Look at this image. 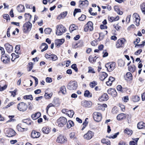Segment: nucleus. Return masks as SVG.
Instances as JSON below:
<instances>
[{
    "instance_id": "27",
    "label": "nucleus",
    "mask_w": 145,
    "mask_h": 145,
    "mask_svg": "<svg viewBox=\"0 0 145 145\" xmlns=\"http://www.w3.org/2000/svg\"><path fill=\"white\" fill-rule=\"evenodd\" d=\"M17 9L18 11L19 12H22L24 11V7L21 5H20L17 6Z\"/></svg>"
},
{
    "instance_id": "42",
    "label": "nucleus",
    "mask_w": 145,
    "mask_h": 145,
    "mask_svg": "<svg viewBox=\"0 0 145 145\" xmlns=\"http://www.w3.org/2000/svg\"><path fill=\"white\" fill-rule=\"evenodd\" d=\"M141 10L142 13L145 14V3H142L140 6Z\"/></svg>"
},
{
    "instance_id": "49",
    "label": "nucleus",
    "mask_w": 145,
    "mask_h": 145,
    "mask_svg": "<svg viewBox=\"0 0 145 145\" xmlns=\"http://www.w3.org/2000/svg\"><path fill=\"white\" fill-rule=\"evenodd\" d=\"M24 98L25 99H29L31 100L33 99L32 96L31 95H25L24 97Z\"/></svg>"
},
{
    "instance_id": "58",
    "label": "nucleus",
    "mask_w": 145,
    "mask_h": 145,
    "mask_svg": "<svg viewBox=\"0 0 145 145\" xmlns=\"http://www.w3.org/2000/svg\"><path fill=\"white\" fill-rule=\"evenodd\" d=\"M117 89L118 91H120L121 92H123V88H122L121 86L119 85L117 86Z\"/></svg>"
},
{
    "instance_id": "17",
    "label": "nucleus",
    "mask_w": 145,
    "mask_h": 145,
    "mask_svg": "<svg viewBox=\"0 0 145 145\" xmlns=\"http://www.w3.org/2000/svg\"><path fill=\"white\" fill-rule=\"evenodd\" d=\"M40 136V133L37 132L35 130H33L31 133V137L33 138H38Z\"/></svg>"
},
{
    "instance_id": "5",
    "label": "nucleus",
    "mask_w": 145,
    "mask_h": 145,
    "mask_svg": "<svg viewBox=\"0 0 145 145\" xmlns=\"http://www.w3.org/2000/svg\"><path fill=\"white\" fill-rule=\"evenodd\" d=\"M116 65L114 62H110L107 63L105 65V67L107 68L108 71L110 72L115 68Z\"/></svg>"
},
{
    "instance_id": "20",
    "label": "nucleus",
    "mask_w": 145,
    "mask_h": 145,
    "mask_svg": "<svg viewBox=\"0 0 145 145\" xmlns=\"http://www.w3.org/2000/svg\"><path fill=\"white\" fill-rule=\"evenodd\" d=\"M82 105L83 106L86 108H89L91 106V103L90 101H83L82 102Z\"/></svg>"
},
{
    "instance_id": "39",
    "label": "nucleus",
    "mask_w": 145,
    "mask_h": 145,
    "mask_svg": "<svg viewBox=\"0 0 145 145\" xmlns=\"http://www.w3.org/2000/svg\"><path fill=\"white\" fill-rule=\"evenodd\" d=\"M80 6L81 5L83 6L85 5H88L89 4L88 1L87 0L84 1H79Z\"/></svg>"
},
{
    "instance_id": "61",
    "label": "nucleus",
    "mask_w": 145,
    "mask_h": 145,
    "mask_svg": "<svg viewBox=\"0 0 145 145\" xmlns=\"http://www.w3.org/2000/svg\"><path fill=\"white\" fill-rule=\"evenodd\" d=\"M54 105L52 103H50L49 104L46 108V112L47 113L49 108L51 106H54Z\"/></svg>"
},
{
    "instance_id": "15",
    "label": "nucleus",
    "mask_w": 145,
    "mask_h": 145,
    "mask_svg": "<svg viewBox=\"0 0 145 145\" xmlns=\"http://www.w3.org/2000/svg\"><path fill=\"white\" fill-rule=\"evenodd\" d=\"M67 141L66 137L62 135H59L57 138L56 142L60 143H63Z\"/></svg>"
},
{
    "instance_id": "31",
    "label": "nucleus",
    "mask_w": 145,
    "mask_h": 145,
    "mask_svg": "<svg viewBox=\"0 0 145 145\" xmlns=\"http://www.w3.org/2000/svg\"><path fill=\"white\" fill-rule=\"evenodd\" d=\"M145 127V123L143 122L138 123L137 124V127L139 129H142Z\"/></svg>"
},
{
    "instance_id": "45",
    "label": "nucleus",
    "mask_w": 145,
    "mask_h": 145,
    "mask_svg": "<svg viewBox=\"0 0 145 145\" xmlns=\"http://www.w3.org/2000/svg\"><path fill=\"white\" fill-rule=\"evenodd\" d=\"M97 84V82L95 81H93L90 83V86L91 88H94Z\"/></svg>"
},
{
    "instance_id": "13",
    "label": "nucleus",
    "mask_w": 145,
    "mask_h": 145,
    "mask_svg": "<svg viewBox=\"0 0 145 145\" xmlns=\"http://www.w3.org/2000/svg\"><path fill=\"white\" fill-rule=\"evenodd\" d=\"M133 17L135 20L134 23L137 26H138L140 21V17L139 15L137 13H135L133 14Z\"/></svg>"
},
{
    "instance_id": "60",
    "label": "nucleus",
    "mask_w": 145,
    "mask_h": 145,
    "mask_svg": "<svg viewBox=\"0 0 145 145\" xmlns=\"http://www.w3.org/2000/svg\"><path fill=\"white\" fill-rule=\"evenodd\" d=\"M16 90L15 89L13 91H10V92L11 93V95L13 96V97H14L16 95Z\"/></svg>"
},
{
    "instance_id": "9",
    "label": "nucleus",
    "mask_w": 145,
    "mask_h": 145,
    "mask_svg": "<svg viewBox=\"0 0 145 145\" xmlns=\"http://www.w3.org/2000/svg\"><path fill=\"white\" fill-rule=\"evenodd\" d=\"M93 116L94 120L97 122L100 121L102 118V116L101 113L97 112H94Z\"/></svg>"
},
{
    "instance_id": "44",
    "label": "nucleus",
    "mask_w": 145,
    "mask_h": 145,
    "mask_svg": "<svg viewBox=\"0 0 145 145\" xmlns=\"http://www.w3.org/2000/svg\"><path fill=\"white\" fill-rule=\"evenodd\" d=\"M52 30L51 29L49 28H47L44 30V31L46 34H49L51 32Z\"/></svg>"
},
{
    "instance_id": "59",
    "label": "nucleus",
    "mask_w": 145,
    "mask_h": 145,
    "mask_svg": "<svg viewBox=\"0 0 145 145\" xmlns=\"http://www.w3.org/2000/svg\"><path fill=\"white\" fill-rule=\"evenodd\" d=\"M91 44L92 46H96L97 44V41L95 40H94L91 41Z\"/></svg>"
},
{
    "instance_id": "46",
    "label": "nucleus",
    "mask_w": 145,
    "mask_h": 145,
    "mask_svg": "<svg viewBox=\"0 0 145 145\" xmlns=\"http://www.w3.org/2000/svg\"><path fill=\"white\" fill-rule=\"evenodd\" d=\"M118 63L119 65L120 66H123L125 64V62L122 60H119L118 62Z\"/></svg>"
},
{
    "instance_id": "52",
    "label": "nucleus",
    "mask_w": 145,
    "mask_h": 145,
    "mask_svg": "<svg viewBox=\"0 0 145 145\" xmlns=\"http://www.w3.org/2000/svg\"><path fill=\"white\" fill-rule=\"evenodd\" d=\"M3 18L6 19L7 21L10 20V18L9 15L8 14H5L3 15Z\"/></svg>"
},
{
    "instance_id": "48",
    "label": "nucleus",
    "mask_w": 145,
    "mask_h": 145,
    "mask_svg": "<svg viewBox=\"0 0 145 145\" xmlns=\"http://www.w3.org/2000/svg\"><path fill=\"white\" fill-rule=\"evenodd\" d=\"M53 61H56L57 59V56L54 54L50 55V57Z\"/></svg>"
},
{
    "instance_id": "34",
    "label": "nucleus",
    "mask_w": 145,
    "mask_h": 145,
    "mask_svg": "<svg viewBox=\"0 0 145 145\" xmlns=\"http://www.w3.org/2000/svg\"><path fill=\"white\" fill-rule=\"evenodd\" d=\"M84 95L85 97H92V94L88 90H87L85 91Z\"/></svg>"
},
{
    "instance_id": "2",
    "label": "nucleus",
    "mask_w": 145,
    "mask_h": 145,
    "mask_svg": "<svg viewBox=\"0 0 145 145\" xmlns=\"http://www.w3.org/2000/svg\"><path fill=\"white\" fill-rule=\"evenodd\" d=\"M77 87V82L76 81H72L69 82L67 86V88L70 90H76Z\"/></svg>"
},
{
    "instance_id": "11",
    "label": "nucleus",
    "mask_w": 145,
    "mask_h": 145,
    "mask_svg": "<svg viewBox=\"0 0 145 145\" xmlns=\"http://www.w3.org/2000/svg\"><path fill=\"white\" fill-rule=\"evenodd\" d=\"M94 133L92 131H89L88 132L84 135V139L87 140L91 139L94 136Z\"/></svg>"
},
{
    "instance_id": "40",
    "label": "nucleus",
    "mask_w": 145,
    "mask_h": 145,
    "mask_svg": "<svg viewBox=\"0 0 145 145\" xmlns=\"http://www.w3.org/2000/svg\"><path fill=\"white\" fill-rule=\"evenodd\" d=\"M136 70V67L134 65L128 67V70L131 72H133Z\"/></svg>"
},
{
    "instance_id": "53",
    "label": "nucleus",
    "mask_w": 145,
    "mask_h": 145,
    "mask_svg": "<svg viewBox=\"0 0 145 145\" xmlns=\"http://www.w3.org/2000/svg\"><path fill=\"white\" fill-rule=\"evenodd\" d=\"M140 100V97L137 96H135L133 98V101L135 102L138 101Z\"/></svg>"
},
{
    "instance_id": "62",
    "label": "nucleus",
    "mask_w": 145,
    "mask_h": 145,
    "mask_svg": "<svg viewBox=\"0 0 145 145\" xmlns=\"http://www.w3.org/2000/svg\"><path fill=\"white\" fill-rule=\"evenodd\" d=\"M16 55L15 53H13L11 54V56L13 57H15V59H16L17 58H18L19 57V56L18 55Z\"/></svg>"
},
{
    "instance_id": "10",
    "label": "nucleus",
    "mask_w": 145,
    "mask_h": 145,
    "mask_svg": "<svg viewBox=\"0 0 145 145\" xmlns=\"http://www.w3.org/2000/svg\"><path fill=\"white\" fill-rule=\"evenodd\" d=\"M5 132L7 134V136L9 137H12L15 135V132L11 129H5Z\"/></svg>"
},
{
    "instance_id": "4",
    "label": "nucleus",
    "mask_w": 145,
    "mask_h": 145,
    "mask_svg": "<svg viewBox=\"0 0 145 145\" xmlns=\"http://www.w3.org/2000/svg\"><path fill=\"white\" fill-rule=\"evenodd\" d=\"M67 122V119L64 117H60L57 121V123L58 124V126L62 127L66 124Z\"/></svg>"
},
{
    "instance_id": "32",
    "label": "nucleus",
    "mask_w": 145,
    "mask_h": 145,
    "mask_svg": "<svg viewBox=\"0 0 145 145\" xmlns=\"http://www.w3.org/2000/svg\"><path fill=\"white\" fill-rule=\"evenodd\" d=\"M77 26H76L75 24H72L70 25L69 30L70 32H71L74 30H77Z\"/></svg>"
},
{
    "instance_id": "51",
    "label": "nucleus",
    "mask_w": 145,
    "mask_h": 145,
    "mask_svg": "<svg viewBox=\"0 0 145 145\" xmlns=\"http://www.w3.org/2000/svg\"><path fill=\"white\" fill-rule=\"evenodd\" d=\"M69 137L71 139H74L75 138V133L74 132H72L69 134Z\"/></svg>"
},
{
    "instance_id": "37",
    "label": "nucleus",
    "mask_w": 145,
    "mask_h": 145,
    "mask_svg": "<svg viewBox=\"0 0 145 145\" xmlns=\"http://www.w3.org/2000/svg\"><path fill=\"white\" fill-rule=\"evenodd\" d=\"M17 129L18 131L20 132H23L27 130V128H22L19 124L17 126Z\"/></svg>"
},
{
    "instance_id": "33",
    "label": "nucleus",
    "mask_w": 145,
    "mask_h": 145,
    "mask_svg": "<svg viewBox=\"0 0 145 145\" xmlns=\"http://www.w3.org/2000/svg\"><path fill=\"white\" fill-rule=\"evenodd\" d=\"M67 15V12H63L57 17V18L59 20L63 18L66 16Z\"/></svg>"
},
{
    "instance_id": "23",
    "label": "nucleus",
    "mask_w": 145,
    "mask_h": 145,
    "mask_svg": "<svg viewBox=\"0 0 145 145\" xmlns=\"http://www.w3.org/2000/svg\"><path fill=\"white\" fill-rule=\"evenodd\" d=\"M22 122L23 123H25L26 125L31 126L33 125V122L30 119H26L23 120H22Z\"/></svg>"
},
{
    "instance_id": "41",
    "label": "nucleus",
    "mask_w": 145,
    "mask_h": 145,
    "mask_svg": "<svg viewBox=\"0 0 145 145\" xmlns=\"http://www.w3.org/2000/svg\"><path fill=\"white\" fill-rule=\"evenodd\" d=\"M60 91H61L63 95L65 94L66 93V89L65 86H63L60 88Z\"/></svg>"
},
{
    "instance_id": "18",
    "label": "nucleus",
    "mask_w": 145,
    "mask_h": 145,
    "mask_svg": "<svg viewBox=\"0 0 145 145\" xmlns=\"http://www.w3.org/2000/svg\"><path fill=\"white\" fill-rule=\"evenodd\" d=\"M5 47L8 53H11L12 52L13 48L12 46L8 43H6L5 45Z\"/></svg>"
},
{
    "instance_id": "7",
    "label": "nucleus",
    "mask_w": 145,
    "mask_h": 145,
    "mask_svg": "<svg viewBox=\"0 0 145 145\" xmlns=\"http://www.w3.org/2000/svg\"><path fill=\"white\" fill-rule=\"evenodd\" d=\"M93 24L91 21L88 22L84 27V31L87 32L89 30L91 31L93 30Z\"/></svg>"
},
{
    "instance_id": "64",
    "label": "nucleus",
    "mask_w": 145,
    "mask_h": 145,
    "mask_svg": "<svg viewBox=\"0 0 145 145\" xmlns=\"http://www.w3.org/2000/svg\"><path fill=\"white\" fill-rule=\"evenodd\" d=\"M25 20L27 19L28 17H29L30 19H31V15L29 14H25Z\"/></svg>"
},
{
    "instance_id": "3",
    "label": "nucleus",
    "mask_w": 145,
    "mask_h": 145,
    "mask_svg": "<svg viewBox=\"0 0 145 145\" xmlns=\"http://www.w3.org/2000/svg\"><path fill=\"white\" fill-rule=\"evenodd\" d=\"M32 24L29 22L25 23L23 27L22 30L25 33L28 32L31 30L32 27Z\"/></svg>"
},
{
    "instance_id": "8",
    "label": "nucleus",
    "mask_w": 145,
    "mask_h": 145,
    "mask_svg": "<svg viewBox=\"0 0 145 145\" xmlns=\"http://www.w3.org/2000/svg\"><path fill=\"white\" fill-rule=\"evenodd\" d=\"M125 39L122 38L118 40L116 43V46L117 48H120L123 47L124 45V42Z\"/></svg>"
},
{
    "instance_id": "55",
    "label": "nucleus",
    "mask_w": 145,
    "mask_h": 145,
    "mask_svg": "<svg viewBox=\"0 0 145 145\" xmlns=\"http://www.w3.org/2000/svg\"><path fill=\"white\" fill-rule=\"evenodd\" d=\"M86 16L82 14L81 16L78 18V20L80 21H84L86 18Z\"/></svg>"
},
{
    "instance_id": "30",
    "label": "nucleus",
    "mask_w": 145,
    "mask_h": 145,
    "mask_svg": "<svg viewBox=\"0 0 145 145\" xmlns=\"http://www.w3.org/2000/svg\"><path fill=\"white\" fill-rule=\"evenodd\" d=\"M125 77L127 80H131L132 79V75L130 72H127Z\"/></svg>"
},
{
    "instance_id": "35",
    "label": "nucleus",
    "mask_w": 145,
    "mask_h": 145,
    "mask_svg": "<svg viewBox=\"0 0 145 145\" xmlns=\"http://www.w3.org/2000/svg\"><path fill=\"white\" fill-rule=\"evenodd\" d=\"M74 114V112L73 110H68L67 112L66 113V114L67 115L70 117L72 118L73 117V115Z\"/></svg>"
},
{
    "instance_id": "16",
    "label": "nucleus",
    "mask_w": 145,
    "mask_h": 145,
    "mask_svg": "<svg viewBox=\"0 0 145 145\" xmlns=\"http://www.w3.org/2000/svg\"><path fill=\"white\" fill-rule=\"evenodd\" d=\"M1 59L4 63L6 64L9 62L10 58L8 55H3V56H1Z\"/></svg>"
},
{
    "instance_id": "1",
    "label": "nucleus",
    "mask_w": 145,
    "mask_h": 145,
    "mask_svg": "<svg viewBox=\"0 0 145 145\" xmlns=\"http://www.w3.org/2000/svg\"><path fill=\"white\" fill-rule=\"evenodd\" d=\"M66 28L62 25H57L56 29V34L57 35H61L65 31Z\"/></svg>"
},
{
    "instance_id": "36",
    "label": "nucleus",
    "mask_w": 145,
    "mask_h": 145,
    "mask_svg": "<svg viewBox=\"0 0 145 145\" xmlns=\"http://www.w3.org/2000/svg\"><path fill=\"white\" fill-rule=\"evenodd\" d=\"M73 122L71 120L68 121L67 125V126L68 128L69 129L72 127L74 126Z\"/></svg>"
},
{
    "instance_id": "38",
    "label": "nucleus",
    "mask_w": 145,
    "mask_h": 145,
    "mask_svg": "<svg viewBox=\"0 0 145 145\" xmlns=\"http://www.w3.org/2000/svg\"><path fill=\"white\" fill-rule=\"evenodd\" d=\"M52 95V93H48L47 92H46V91H45V93L44 95V97L46 99H50Z\"/></svg>"
},
{
    "instance_id": "54",
    "label": "nucleus",
    "mask_w": 145,
    "mask_h": 145,
    "mask_svg": "<svg viewBox=\"0 0 145 145\" xmlns=\"http://www.w3.org/2000/svg\"><path fill=\"white\" fill-rule=\"evenodd\" d=\"M81 12L80 9L79 8H75V9L74 12H73V15L74 16H75L76 14L78 12Z\"/></svg>"
},
{
    "instance_id": "43",
    "label": "nucleus",
    "mask_w": 145,
    "mask_h": 145,
    "mask_svg": "<svg viewBox=\"0 0 145 145\" xmlns=\"http://www.w3.org/2000/svg\"><path fill=\"white\" fill-rule=\"evenodd\" d=\"M124 132L125 133H127V134L128 135H131L132 134V130L127 128L125 129L124 131Z\"/></svg>"
},
{
    "instance_id": "50",
    "label": "nucleus",
    "mask_w": 145,
    "mask_h": 145,
    "mask_svg": "<svg viewBox=\"0 0 145 145\" xmlns=\"http://www.w3.org/2000/svg\"><path fill=\"white\" fill-rule=\"evenodd\" d=\"M16 50L15 51V52L17 54H19L20 52H19L20 50V47L19 45H16L15 47Z\"/></svg>"
},
{
    "instance_id": "14",
    "label": "nucleus",
    "mask_w": 145,
    "mask_h": 145,
    "mask_svg": "<svg viewBox=\"0 0 145 145\" xmlns=\"http://www.w3.org/2000/svg\"><path fill=\"white\" fill-rule=\"evenodd\" d=\"M133 17L135 20L134 23L137 26H138L140 21V17L139 15L137 13H135L133 14Z\"/></svg>"
},
{
    "instance_id": "47",
    "label": "nucleus",
    "mask_w": 145,
    "mask_h": 145,
    "mask_svg": "<svg viewBox=\"0 0 145 145\" xmlns=\"http://www.w3.org/2000/svg\"><path fill=\"white\" fill-rule=\"evenodd\" d=\"M138 139V138H136L135 140V141H131L129 142L130 145H135L137 143Z\"/></svg>"
},
{
    "instance_id": "21",
    "label": "nucleus",
    "mask_w": 145,
    "mask_h": 145,
    "mask_svg": "<svg viewBox=\"0 0 145 145\" xmlns=\"http://www.w3.org/2000/svg\"><path fill=\"white\" fill-rule=\"evenodd\" d=\"M64 40L63 39L56 40L55 41V44L57 47L59 48L64 42Z\"/></svg>"
},
{
    "instance_id": "56",
    "label": "nucleus",
    "mask_w": 145,
    "mask_h": 145,
    "mask_svg": "<svg viewBox=\"0 0 145 145\" xmlns=\"http://www.w3.org/2000/svg\"><path fill=\"white\" fill-rule=\"evenodd\" d=\"M71 67L76 72H77L78 71V69L76 64H72L71 66Z\"/></svg>"
},
{
    "instance_id": "29",
    "label": "nucleus",
    "mask_w": 145,
    "mask_h": 145,
    "mask_svg": "<svg viewBox=\"0 0 145 145\" xmlns=\"http://www.w3.org/2000/svg\"><path fill=\"white\" fill-rule=\"evenodd\" d=\"M42 131L44 133L48 134L50 133V129L48 127H44L42 128Z\"/></svg>"
},
{
    "instance_id": "28",
    "label": "nucleus",
    "mask_w": 145,
    "mask_h": 145,
    "mask_svg": "<svg viewBox=\"0 0 145 145\" xmlns=\"http://www.w3.org/2000/svg\"><path fill=\"white\" fill-rule=\"evenodd\" d=\"M126 115L123 113H121L119 114L117 117V118L118 120H121L125 118Z\"/></svg>"
},
{
    "instance_id": "25",
    "label": "nucleus",
    "mask_w": 145,
    "mask_h": 145,
    "mask_svg": "<svg viewBox=\"0 0 145 145\" xmlns=\"http://www.w3.org/2000/svg\"><path fill=\"white\" fill-rule=\"evenodd\" d=\"M108 74L105 72H103L101 73L100 75V79L101 81L104 80L107 76Z\"/></svg>"
},
{
    "instance_id": "57",
    "label": "nucleus",
    "mask_w": 145,
    "mask_h": 145,
    "mask_svg": "<svg viewBox=\"0 0 145 145\" xmlns=\"http://www.w3.org/2000/svg\"><path fill=\"white\" fill-rule=\"evenodd\" d=\"M89 70L88 72L89 73H95V72L94 71V69L91 67H88Z\"/></svg>"
},
{
    "instance_id": "24",
    "label": "nucleus",
    "mask_w": 145,
    "mask_h": 145,
    "mask_svg": "<svg viewBox=\"0 0 145 145\" xmlns=\"http://www.w3.org/2000/svg\"><path fill=\"white\" fill-rule=\"evenodd\" d=\"M48 48V45L45 43H42L40 47V49H42L41 50L42 52L46 50Z\"/></svg>"
},
{
    "instance_id": "6",
    "label": "nucleus",
    "mask_w": 145,
    "mask_h": 145,
    "mask_svg": "<svg viewBox=\"0 0 145 145\" xmlns=\"http://www.w3.org/2000/svg\"><path fill=\"white\" fill-rule=\"evenodd\" d=\"M27 107V105L23 102H20L18 104L17 106L18 109L21 111H24L26 110Z\"/></svg>"
},
{
    "instance_id": "26",
    "label": "nucleus",
    "mask_w": 145,
    "mask_h": 145,
    "mask_svg": "<svg viewBox=\"0 0 145 145\" xmlns=\"http://www.w3.org/2000/svg\"><path fill=\"white\" fill-rule=\"evenodd\" d=\"M41 115L40 113L38 112L32 115L31 117L33 120H36L39 118L41 116Z\"/></svg>"
},
{
    "instance_id": "12",
    "label": "nucleus",
    "mask_w": 145,
    "mask_h": 145,
    "mask_svg": "<svg viewBox=\"0 0 145 145\" xmlns=\"http://www.w3.org/2000/svg\"><path fill=\"white\" fill-rule=\"evenodd\" d=\"M133 17L135 20L134 23L137 26H138L140 21V17L139 15L137 13H135L133 14Z\"/></svg>"
},
{
    "instance_id": "63",
    "label": "nucleus",
    "mask_w": 145,
    "mask_h": 145,
    "mask_svg": "<svg viewBox=\"0 0 145 145\" xmlns=\"http://www.w3.org/2000/svg\"><path fill=\"white\" fill-rule=\"evenodd\" d=\"M142 52V49H140L138 50H137L136 51L135 54V55H138L140 54Z\"/></svg>"
},
{
    "instance_id": "22",
    "label": "nucleus",
    "mask_w": 145,
    "mask_h": 145,
    "mask_svg": "<svg viewBox=\"0 0 145 145\" xmlns=\"http://www.w3.org/2000/svg\"><path fill=\"white\" fill-rule=\"evenodd\" d=\"M108 99V97L107 93H104L101 96V98L99 99V100L100 101H106Z\"/></svg>"
},
{
    "instance_id": "19",
    "label": "nucleus",
    "mask_w": 145,
    "mask_h": 145,
    "mask_svg": "<svg viewBox=\"0 0 145 145\" xmlns=\"http://www.w3.org/2000/svg\"><path fill=\"white\" fill-rule=\"evenodd\" d=\"M107 92L109 94L111 95L113 97H116L117 95V92L114 89L110 88L107 91Z\"/></svg>"
}]
</instances>
